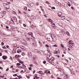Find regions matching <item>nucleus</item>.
Returning a JSON list of instances; mask_svg holds the SVG:
<instances>
[{
	"instance_id": "23",
	"label": "nucleus",
	"mask_w": 79,
	"mask_h": 79,
	"mask_svg": "<svg viewBox=\"0 0 79 79\" xmlns=\"http://www.w3.org/2000/svg\"><path fill=\"white\" fill-rule=\"evenodd\" d=\"M50 55L47 54V56H46V58H50Z\"/></svg>"
},
{
	"instance_id": "64",
	"label": "nucleus",
	"mask_w": 79,
	"mask_h": 79,
	"mask_svg": "<svg viewBox=\"0 0 79 79\" xmlns=\"http://www.w3.org/2000/svg\"><path fill=\"white\" fill-rule=\"evenodd\" d=\"M55 2L56 3H59L58 2V1H55Z\"/></svg>"
},
{
	"instance_id": "55",
	"label": "nucleus",
	"mask_w": 79,
	"mask_h": 79,
	"mask_svg": "<svg viewBox=\"0 0 79 79\" xmlns=\"http://www.w3.org/2000/svg\"><path fill=\"white\" fill-rule=\"evenodd\" d=\"M46 47H47L48 48L49 46H48V44H46L45 45Z\"/></svg>"
},
{
	"instance_id": "37",
	"label": "nucleus",
	"mask_w": 79,
	"mask_h": 79,
	"mask_svg": "<svg viewBox=\"0 0 79 79\" xmlns=\"http://www.w3.org/2000/svg\"><path fill=\"white\" fill-rule=\"evenodd\" d=\"M45 73L46 74H48V70H46L45 71Z\"/></svg>"
},
{
	"instance_id": "4",
	"label": "nucleus",
	"mask_w": 79,
	"mask_h": 79,
	"mask_svg": "<svg viewBox=\"0 0 79 79\" xmlns=\"http://www.w3.org/2000/svg\"><path fill=\"white\" fill-rule=\"evenodd\" d=\"M17 29H18V28L17 27H12V29L13 31H16V30H17Z\"/></svg>"
},
{
	"instance_id": "19",
	"label": "nucleus",
	"mask_w": 79,
	"mask_h": 79,
	"mask_svg": "<svg viewBox=\"0 0 79 79\" xmlns=\"http://www.w3.org/2000/svg\"><path fill=\"white\" fill-rule=\"evenodd\" d=\"M27 40H28V41H31V38L29 37H27Z\"/></svg>"
},
{
	"instance_id": "53",
	"label": "nucleus",
	"mask_w": 79,
	"mask_h": 79,
	"mask_svg": "<svg viewBox=\"0 0 79 79\" xmlns=\"http://www.w3.org/2000/svg\"><path fill=\"white\" fill-rule=\"evenodd\" d=\"M1 45H4V43H3V42H2L1 43Z\"/></svg>"
},
{
	"instance_id": "7",
	"label": "nucleus",
	"mask_w": 79,
	"mask_h": 79,
	"mask_svg": "<svg viewBox=\"0 0 79 79\" xmlns=\"http://www.w3.org/2000/svg\"><path fill=\"white\" fill-rule=\"evenodd\" d=\"M5 8H6V9H9V8H10V5L7 4Z\"/></svg>"
},
{
	"instance_id": "41",
	"label": "nucleus",
	"mask_w": 79,
	"mask_h": 79,
	"mask_svg": "<svg viewBox=\"0 0 79 79\" xmlns=\"http://www.w3.org/2000/svg\"><path fill=\"white\" fill-rule=\"evenodd\" d=\"M39 43H40L41 47H42V43H41V42H40V41H39Z\"/></svg>"
},
{
	"instance_id": "45",
	"label": "nucleus",
	"mask_w": 79,
	"mask_h": 79,
	"mask_svg": "<svg viewBox=\"0 0 79 79\" xmlns=\"http://www.w3.org/2000/svg\"><path fill=\"white\" fill-rule=\"evenodd\" d=\"M19 62H20V63H21V64H23V63H24L22 61H20Z\"/></svg>"
},
{
	"instance_id": "59",
	"label": "nucleus",
	"mask_w": 79,
	"mask_h": 79,
	"mask_svg": "<svg viewBox=\"0 0 79 79\" xmlns=\"http://www.w3.org/2000/svg\"><path fill=\"white\" fill-rule=\"evenodd\" d=\"M44 64H46V61H44L43 62Z\"/></svg>"
},
{
	"instance_id": "18",
	"label": "nucleus",
	"mask_w": 79,
	"mask_h": 79,
	"mask_svg": "<svg viewBox=\"0 0 79 79\" xmlns=\"http://www.w3.org/2000/svg\"><path fill=\"white\" fill-rule=\"evenodd\" d=\"M64 19H65V16H63L61 17V19L63 20Z\"/></svg>"
},
{
	"instance_id": "57",
	"label": "nucleus",
	"mask_w": 79,
	"mask_h": 79,
	"mask_svg": "<svg viewBox=\"0 0 79 79\" xmlns=\"http://www.w3.org/2000/svg\"><path fill=\"white\" fill-rule=\"evenodd\" d=\"M12 13H14V14H16V12L15 11H13V12H12Z\"/></svg>"
},
{
	"instance_id": "36",
	"label": "nucleus",
	"mask_w": 79,
	"mask_h": 79,
	"mask_svg": "<svg viewBox=\"0 0 79 79\" xmlns=\"http://www.w3.org/2000/svg\"><path fill=\"white\" fill-rule=\"evenodd\" d=\"M21 65V64L19 63H17V66H20Z\"/></svg>"
},
{
	"instance_id": "39",
	"label": "nucleus",
	"mask_w": 79,
	"mask_h": 79,
	"mask_svg": "<svg viewBox=\"0 0 79 79\" xmlns=\"http://www.w3.org/2000/svg\"><path fill=\"white\" fill-rule=\"evenodd\" d=\"M48 21H49V22H52V20L50 19H49Z\"/></svg>"
},
{
	"instance_id": "62",
	"label": "nucleus",
	"mask_w": 79,
	"mask_h": 79,
	"mask_svg": "<svg viewBox=\"0 0 79 79\" xmlns=\"http://www.w3.org/2000/svg\"><path fill=\"white\" fill-rule=\"evenodd\" d=\"M52 9H54V10H55V7H52Z\"/></svg>"
},
{
	"instance_id": "61",
	"label": "nucleus",
	"mask_w": 79,
	"mask_h": 79,
	"mask_svg": "<svg viewBox=\"0 0 79 79\" xmlns=\"http://www.w3.org/2000/svg\"><path fill=\"white\" fill-rule=\"evenodd\" d=\"M23 26L24 27H26V25L24 24H23Z\"/></svg>"
},
{
	"instance_id": "48",
	"label": "nucleus",
	"mask_w": 79,
	"mask_h": 79,
	"mask_svg": "<svg viewBox=\"0 0 79 79\" xmlns=\"http://www.w3.org/2000/svg\"><path fill=\"white\" fill-rule=\"evenodd\" d=\"M51 24H52V25H54V26H55V23H51Z\"/></svg>"
},
{
	"instance_id": "29",
	"label": "nucleus",
	"mask_w": 79,
	"mask_h": 79,
	"mask_svg": "<svg viewBox=\"0 0 79 79\" xmlns=\"http://www.w3.org/2000/svg\"><path fill=\"white\" fill-rule=\"evenodd\" d=\"M7 5V4L5 3H4L3 4V6L4 7H5V6H6V5Z\"/></svg>"
},
{
	"instance_id": "3",
	"label": "nucleus",
	"mask_w": 79,
	"mask_h": 79,
	"mask_svg": "<svg viewBox=\"0 0 79 79\" xmlns=\"http://www.w3.org/2000/svg\"><path fill=\"white\" fill-rule=\"evenodd\" d=\"M60 72V75H63L64 73H63V71L62 70V69H61V68H58Z\"/></svg>"
},
{
	"instance_id": "20",
	"label": "nucleus",
	"mask_w": 79,
	"mask_h": 79,
	"mask_svg": "<svg viewBox=\"0 0 79 79\" xmlns=\"http://www.w3.org/2000/svg\"><path fill=\"white\" fill-rule=\"evenodd\" d=\"M63 50H64V51H66V48H65V47H63Z\"/></svg>"
},
{
	"instance_id": "24",
	"label": "nucleus",
	"mask_w": 79,
	"mask_h": 79,
	"mask_svg": "<svg viewBox=\"0 0 79 79\" xmlns=\"http://www.w3.org/2000/svg\"><path fill=\"white\" fill-rule=\"evenodd\" d=\"M7 22H8L7 24H11V22H10V21L7 20Z\"/></svg>"
},
{
	"instance_id": "12",
	"label": "nucleus",
	"mask_w": 79,
	"mask_h": 79,
	"mask_svg": "<svg viewBox=\"0 0 79 79\" xmlns=\"http://www.w3.org/2000/svg\"><path fill=\"white\" fill-rule=\"evenodd\" d=\"M31 38L32 40H33L34 41V39H35V37H34V36H33V35L31 36Z\"/></svg>"
},
{
	"instance_id": "6",
	"label": "nucleus",
	"mask_w": 79,
	"mask_h": 79,
	"mask_svg": "<svg viewBox=\"0 0 79 79\" xmlns=\"http://www.w3.org/2000/svg\"><path fill=\"white\" fill-rule=\"evenodd\" d=\"M31 20H34L35 19V17L33 15H32L31 17Z\"/></svg>"
},
{
	"instance_id": "47",
	"label": "nucleus",
	"mask_w": 79,
	"mask_h": 79,
	"mask_svg": "<svg viewBox=\"0 0 79 79\" xmlns=\"http://www.w3.org/2000/svg\"><path fill=\"white\" fill-rule=\"evenodd\" d=\"M22 66H23L25 68H26V65H24V64H23Z\"/></svg>"
},
{
	"instance_id": "26",
	"label": "nucleus",
	"mask_w": 79,
	"mask_h": 79,
	"mask_svg": "<svg viewBox=\"0 0 79 79\" xmlns=\"http://www.w3.org/2000/svg\"><path fill=\"white\" fill-rule=\"evenodd\" d=\"M51 60H52V61H53L54 60H55V59L53 57H52L51 58Z\"/></svg>"
},
{
	"instance_id": "2",
	"label": "nucleus",
	"mask_w": 79,
	"mask_h": 79,
	"mask_svg": "<svg viewBox=\"0 0 79 79\" xmlns=\"http://www.w3.org/2000/svg\"><path fill=\"white\" fill-rule=\"evenodd\" d=\"M21 42L23 45H27V42L24 40H22L21 41Z\"/></svg>"
},
{
	"instance_id": "60",
	"label": "nucleus",
	"mask_w": 79,
	"mask_h": 79,
	"mask_svg": "<svg viewBox=\"0 0 79 79\" xmlns=\"http://www.w3.org/2000/svg\"><path fill=\"white\" fill-rule=\"evenodd\" d=\"M19 22L20 23H22V20H20Z\"/></svg>"
},
{
	"instance_id": "10",
	"label": "nucleus",
	"mask_w": 79,
	"mask_h": 79,
	"mask_svg": "<svg viewBox=\"0 0 79 79\" xmlns=\"http://www.w3.org/2000/svg\"><path fill=\"white\" fill-rule=\"evenodd\" d=\"M13 19L15 22H17V18L16 17H13Z\"/></svg>"
},
{
	"instance_id": "17",
	"label": "nucleus",
	"mask_w": 79,
	"mask_h": 79,
	"mask_svg": "<svg viewBox=\"0 0 79 79\" xmlns=\"http://www.w3.org/2000/svg\"><path fill=\"white\" fill-rule=\"evenodd\" d=\"M73 41L72 40H70L69 41V43L70 44H73Z\"/></svg>"
},
{
	"instance_id": "35",
	"label": "nucleus",
	"mask_w": 79,
	"mask_h": 79,
	"mask_svg": "<svg viewBox=\"0 0 79 79\" xmlns=\"http://www.w3.org/2000/svg\"><path fill=\"white\" fill-rule=\"evenodd\" d=\"M46 58H47L46 60H48V61L50 60V59L48 58V57H46Z\"/></svg>"
},
{
	"instance_id": "56",
	"label": "nucleus",
	"mask_w": 79,
	"mask_h": 79,
	"mask_svg": "<svg viewBox=\"0 0 79 79\" xmlns=\"http://www.w3.org/2000/svg\"><path fill=\"white\" fill-rule=\"evenodd\" d=\"M61 47H62V48H63V47H64V46L63 45V44H61Z\"/></svg>"
},
{
	"instance_id": "52",
	"label": "nucleus",
	"mask_w": 79,
	"mask_h": 79,
	"mask_svg": "<svg viewBox=\"0 0 79 79\" xmlns=\"http://www.w3.org/2000/svg\"><path fill=\"white\" fill-rule=\"evenodd\" d=\"M18 68H22V69H23V67L20 66Z\"/></svg>"
},
{
	"instance_id": "49",
	"label": "nucleus",
	"mask_w": 79,
	"mask_h": 79,
	"mask_svg": "<svg viewBox=\"0 0 79 79\" xmlns=\"http://www.w3.org/2000/svg\"><path fill=\"white\" fill-rule=\"evenodd\" d=\"M39 35H40L41 36H42V33H40Z\"/></svg>"
},
{
	"instance_id": "15",
	"label": "nucleus",
	"mask_w": 79,
	"mask_h": 79,
	"mask_svg": "<svg viewBox=\"0 0 79 79\" xmlns=\"http://www.w3.org/2000/svg\"><path fill=\"white\" fill-rule=\"evenodd\" d=\"M30 6L31 7H32L34 6V3H30Z\"/></svg>"
},
{
	"instance_id": "22",
	"label": "nucleus",
	"mask_w": 79,
	"mask_h": 79,
	"mask_svg": "<svg viewBox=\"0 0 79 79\" xmlns=\"http://www.w3.org/2000/svg\"><path fill=\"white\" fill-rule=\"evenodd\" d=\"M20 48H21L22 50H24V47L23 46H21L20 47Z\"/></svg>"
},
{
	"instance_id": "42",
	"label": "nucleus",
	"mask_w": 79,
	"mask_h": 79,
	"mask_svg": "<svg viewBox=\"0 0 79 79\" xmlns=\"http://www.w3.org/2000/svg\"><path fill=\"white\" fill-rule=\"evenodd\" d=\"M19 77V78L20 79H21V77H21V76L20 75H19V77Z\"/></svg>"
},
{
	"instance_id": "63",
	"label": "nucleus",
	"mask_w": 79,
	"mask_h": 79,
	"mask_svg": "<svg viewBox=\"0 0 79 79\" xmlns=\"http://www.w3.org/2000/svg\"><path fill=\"white\" fill-rule=\"evenodd\" d=\"M22 56H24V53H22Z\"/></svg>"
},
{
	"instance_id": "30",
	"label": "nucleus",
	"mask_w": 79,
	"mask_h": 79,
	"mask_svg": "<svg viewBox=\"0 0 79 79\" xmlns=\"http://www.w3.org/2000/svg\"><path fill=\"white\" fill-rule=\"evenodd\" d=\"M21 51L19 50H18L17 51V53H21Z\"/></svg>"
},
{
	"instance_id": "58",
	"label": "nucleus",
	"mask_w": 79,
	"mask_h": 79,
	"mask_svg": "<svg viewBox=\"0 0 79 79\" xmlns=\"http://www.w3.org/2000/svg\"><path fill=\"white\" fill-rule=\"evenodd\" d=\"M1 77L2 78H3L4 77V76H0V78Z\"/></svg>"
},
{
	"instance_id": "31",
	"label": "nucleus",
	"mask_w": 79,
	"mask_h": 79,
	"mask_svg": "<svg viewBox=\"0 0 79 79\" xmlns=\"http://www.w3.org/2000/svg\"><path fill=\"white\" fill-rule=\"evenodd\" d=\"M57 14L58 15H61L62 14L60 12L58 13Z\"/></svg>"
},
{
	"instance_id": "44",
	"label": "nucleus",
	"mask_w": 79,
	"mask_h": 79,
	"mask_svg": "<svg viewBox=\"0 0 79 79\" xmlns=\"http://www.w3.org/2000/svg\"><path fill=\"white\" fill-rule=\"evenodd\" d=\"M3 48H4V49H5L6 48V47H5V46H4L3 47H2Z\"/></svg>"
},
{
	"instance_id": "13",
	"label": "nucleus",
	"mask_w": 79,
	"mask_h": 79,
	"mask_svg": "<svg viewBox=\"0 0 79 79\" xmlns=\"http://www.w3.org/2000/svg\"><path fill=\"white\" fill-rule=\"evenodd\" d=\"M56 37L53 40H51V41H53V40H54V42H56Z\"/></svg>"
},
{
	"instance_id": "34",
	"label": "nucleus",
	"mask_w": 79,
	"mask_h": 79,
	"mask_svg": "<svg viewBox=\"0 0 79 79\" xmlns=\"http://www.w3.org/2000/svg\"><path fill=\"white\" fill-rule=\"evenodd\" d=\"M67 34L69 36V35H69V32L68 31H67Z\"/></svg>"
},
{
	"instance_id": "40",
	"label": "nucleus",
	"mask_w": 79,
	"mask_h": 79,
	"mask_svg": "<svg viewBox=\"0 0 79 79\" xmlns=\"http://www.w3.org/2000/svg\"><path fill=\"white\" fill-rule=\"evenodd\" d=\"M13 76L14 77H16V76H17V74H15L13 75Z\"/></svg>"
},
{
	"instance_id": "5",
	"label": "nucleus",
	"mask_w": 79,
	"mask_h": 79,
	"mask_svg": "<svg viewBox=\"0 0 79 79\" xmlns=\"http://www.w3.org/2000/svg\"><path fill=\"white\" fill-rule=\"evenodd\" d=\"M32 53L31 52H29L28 53V56L29 57V58H31V56L32 55Z\"/></svg>"
},
{
	"instance_id": "38",
	"label": "nucleus",
	"mask_w": 79,
	"mask_h": 79,
	"mask_svg": "<svg viewBox=\"0 0 79 79\" xmlns=\"http://www.w3.org/2000/svg\"><path fill=\"white\" fill-rule=\"evenodd\" d=\"M27 7L26 6H25L24 7V9L25 10H27Z\"/></svg>"
},
{
	"instance_id": "50",
	"label": "nucleus",
	"mask_w": 79,
	"mask_h": 79,
	"mask_svg": "<svg viewBox=\"0 0 79 79\" xmlns=\"http://www.w3.org/2000/svg\"><path fill=\"white\" fill-rule=\"evenodd\" d=\"M28 69L29 70H31V69H32V68L31 67H29Z\"/></svg>"
},
{
	"instance_id": "51",
	"label": "nucleus",
	"mask_w": 79,
	"mask_h": 79,
	"mask_svg": "<svg viewBox=\"0 0 79 79\" xmlns=\"http://www.w3.org/2000/svg\"><path fill=\"white\" fill-rule=\"evenodd\" d=\"M9 70V68H8L6 70V71H8Z\"/></svg>"
},
{
	"instance_id": "8",
	"label": "nucleus",
	"mask_w": 79,
	"mask_h": 79,
	"mask_svg": "<svg viewBox=\"0 0 79 79\" xmlns=\"http://www.w3.org/2000/svg\"><path fill=\"white\" fill-rule=\"evenodd\" d=\"M67 20L68 21H69V22H71L72 21L71 19L69 17H68V19H67Z\"/></svg>"
},
{
	"instance_id": "28",
	"label": "nucleus",
	"mask_w": 79,
	"mask_h": 79,
	"mask_svg": "<svg viewBox=\"0 0 79 79\" xmlns=\"http://www.w3.org/2000/svg\"><path fill=\"white\" fill-rule=\"evenodd\" d=\"M39 73H40V74H43L42 73V71H39Z\"/></svg>"
},
{
	"instance_id": "27",
	"label": "nucleus",
	"mask_w": 79,
	"mask_h": 79,
	"mask_svg": "<svg viewBox=\"0 0 79 79\" xmlns=\"http://www.w3.org/2000/svg\"><path fill=\"white\" fill-rule=\"evenodd\" d=\"M71 73L72 74H73V75H74V74H74V72L73 71H71Z\"/></svg>"
},
{
	"instance_id": "11",
	"label": "nucleus",
	"mask_w": 79,
	"mask_h": 79,
	"mask_svg": "<svg viewBox=\"0 0 79 79\" xmlns=\"http://www.w3.org/2000/svg\"><path fill=\"white\" fill-rule=\"evenodd\" d=\"M28 35H30L32 36L33 35V33L32 32H29L28 33Z\"/></svg>"
},
{
	"instance_id": "54",
	"label": "nucleus",
	"mask_w": 79,
	"mask_h": 79,
	"mask_svg": "<svg viewBox=\"0 0 79 79\" xmlns=\"http://www.w3.org/2000/svg\"><path fill=\"white\" fill-rule=\"evenodd\" d=\"M37 52L38 53H40V54H41V52H40V51H38Z\"/></svg>"
},
{
	"instance_id": "46",
	"label": "nucleus",
	"mask_w": 79,
	"mask_h": 79,
	"mask_svg": "<svg viewBox=\"0 0 79 79\" xmlns=\"http://www.w3.org/2000/svg\"><path fill=\"white\" fill-rule=\"evenodd\" d=\"M66 77H69V75H66Z\"/></svg>"
},
{
	"instance_id": "32",
	"label": "nucleus",
	"mask_w": 79,
	"mask_h": 79,
	"mask_svg": "<svg viewBox=\"0 0 79 79\" xmlns=\"http://www.w3.org/2000/svg\"><path fill=\"white\" fill-rule=\"evenodd\" d=\"M54 54H57V53H58V52H57L56 51H55L54 52Z\"/></svg>"
},
{
	"instance_id": "14",
	"label": "nucleus",
	"mask_w": 79,
	"mask_h": 79,
	"mask_svg": "<svg viewBox=\"0 0 79 79\" xmlns=\"http://www.w3.org/2000/svg\"><path fill=\"white\" fill-rule=\"evenodd\" d=\"M7 58V56H2V58H3V60H6V59Z\"/></svg>"
},
{
	"instance_id": "43",
	"label": "nucleus",
	"mask_w": 79,
	"mask_h": 79,
	"mask_svg": "<svg viewBox=\"0 0 79 79\" xmlns=\"http://www.w3.org/2000/svg\"><path fill=\"white\" fill-rule=\"evenodd\" d=\"M31 27L32 28V29H34V26L33 25H31Z\"/></svg>"
},
{
	"instance_id": "1",
	"label": "nucleus",
	"mask_w": 79,
	"mask_h": 79,
	"mask_svg": "<svg viewBox=\"0 0 79 79\" xmlns=\"http://www.w3.org/2000/svg\"><path fill=\"white\" fill-rule=\"evenodd\" d=\"M56 37V36L53 34H52L51 35H49V36L48 37V39H50V40H53Z\"/></svg>"
},
{
	"instance_id": "9",
	"label": "nucleus",
	"mask_w": 79,
	"mask_h": 79,
	"mask_svg": "<svg viewBox=\"0 0 79 79\" xmlns=\"http://www.w3.org/2000/svg\"><path fill=\"white\" fill-rule=\"evenodd\" d=\"M32 45L34 47H36L37 46V45L35 43H33L32 44Z\"/></svg>"
},
{
	"instance_id": "25",
	"label": "nucleus",
	"mask_w": 79,
	"mask_h": 79,
	"mask_svg": "<svg viewBox=\"0 0 79 79\" xmlns=\"http://www.w3.org/2000/svg\"><path fill=\"white\" fill-rule=\"evenodd\" d=\"M59 25L60 26H63V24L61 23H59Z\"/></svg>"
},
{
	"instance_id": "21",
	"label": "nucleus",
	"mask_w": 79,
	"mask_h": 79,
	"mask_svg": "<svg viewBox=\"0 0 79 79\" xmlns=\"http://www.w3.org/2000/svg\"><path fill=\"white\" fill-rule=\"evenodd\" d=\"M16 46H17V44H16L12 45V47H16Z\"/></svg>"
},
{
	"instance_id": "33",
	"label": "nucleus",
	"mask_w": 79,
	"mask_h": 79,
	"mask_svg": "<svg viewBox=\"0 0 79 79\" xmlns=\"http://www.w3.org/2000/svg\"><path fill=\"white\" fill-rule=\"evenodd\" d=\"M19 55L17 56V55H15V58H18L19 57Z\"/></svg>"
},
{
	"instance_id": "16",
	"label": "nucleus",
	"mask_w": 79,
	"mask_h": 79,
	"mask_svg": "<svg viewBox=\"0 0 79 79\" xmlns=\"http://www.w3.org/2000/svg\"><path fill=\"white\" fill-rule=\"evenodd\" d=\"M3 13L0 14V18H3Z\"/></svg>"
}]
</instances>
